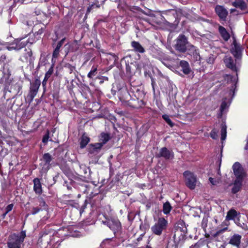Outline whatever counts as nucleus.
Segmentation results:
<instances>
[{
	"mask_svg": "<svg viewBox=\"0 0 248 248\" xmlns=\"http://www.w3.org/2000/svg\"><path fill=\"white\" fill-rule=\"evenodd\" d=\"M22 85L20 82H17L15 84L12 85L10 88V89L7 90L5 93H11L12 96L11 98H14L17 95H21L22 92Z\"/></svg>",
	"mask_w": 248,
	"mask_h": 248,
	"instance_id": "6e6552de",
	"label": "nucleus"
},
{
	"mask_svg": "<svg viewBox=\"0 0 248 248\" xmlns=\"http://www.w3.org/2000/svg\"><path fill=\"white\" fill-rule=\"evenodd\" d=\"M209 180L213 185H216L217 184V181L212 177H210Z\"/></svg>",
	"mask_w": 248,
	"mask_h": 248,
	"instance_id": "a18cd8bd",
	"label": "nucleus"
},
{
	"mask_svg": "<svg viewBox=\"0 0 248 248\" xmlns=\"http://www.w3.org/2000/svg\"><path fill=\"white\" fill-rule=\"evenodd\" d=\"M25 37L18 38L15 40L14 42L18 50L24 47L27 45V42L24 41Z\"/></svg>",
	"mask_w": 248,
	"mask_h": 248,
	"instance_id": "a878e982",
	"label": "nucleus"
},
{
	"mask_svg": "<svg viewBox=\"0 0 248 248\" xmlns=\"http://www.w3.org/2000/svg\"><path fill=\"white\" fill-rule=\"evenodd\" d=\"M221 139L222 140H224L226 138V129L227 126L225 124H221Z\"/></svg>",
	"mask_w": 248,
	"mask_h": 248,
	"instance_id": "f704fd0d",
	"label": "nucleus"
},
{
	"mask_svg": "<svg viewBox=\"0 0 248 248\" xmlns=\"http://www.w3.org/2000/svg\"><path fill=\"white\" fill-rule=\"evenodd\" d=\"M227 229V228H225L224 229H222L221 230H220L216 232V233L214 234V236L216 237L217 235H219L220 233H223Z\"/></svg>",
	"mask_w": 248,
	"mask_h": 248,
	"instance_id": "37998d69",
	"label": "nucleus"
},
{
	"mask_svg": "<svg viewBox=\"0 0 248 248\" xmlns=\"http://www.w3.org/2000/svg\"><path fill=\"white\" fill-rule=\"evenodd\" d=\"M65 38H63L60 41H59L56 47L55 48L53 53V57L57 58L59 55L60 49L62 46L63 45Z\"/></svg>",
	"mask_w": 248,
	"mask_h": 248,
	"instance_id": "c85d7f7f",
	"label": "nucleus"
},
{
	"mask_svg": "<svg viewBox=\"0 0 248 248\" xmlns=\"http://www.w3.org/2000/svg\"><path fill=\"white\" fill-rule=\"evenodd\" d=\"M235 11H236V10L235 9H232L231 10V12L233 13V12H235Z\"/></svg>",
	"mask_w": 248,
	"mask_h": 248,
	"instance_id": "052dcab7",
	"label": "nucleus"
},
{
	"mask_svg": "<svg viewBox=\"0 0 248 248\" xmlns=\"http://www.w3.org/2000/svg\"><path fill=\"white\" fill-rule=\"evenodd\" d=\"M151 80H152V87H153V89L154 90V91L155 92V88H154V86H155V82L154 80V79L153 78H151Z\"/></svg>",
	"mask_w": 248,
	"mask_h": 248,
	"instance_id": "3c124183",
	"label": "nucleus"
},
{
	"mask_svg": "<svg viewBox=\"0 0 248 248\" xmlns=\"http://www.w3.org/2000/svg\"><path fill=\"white\" fill-rule=\"evenodd\" d=\"M149 64V62L148 61H147V62H146V63L144 64L143 63V67L144 68H146V66H148Z\"/></svg>",
	"mask_w": 248,
	"mask_h": 248,
	"instance_id": "603ef678",
	"label": "nucleus"
},
{
	"mask_svg": "<svg viewBox=\"0 0 248 248\" xmlns=\"http://www.w3.org/2000/svg\"><path fill=\"white\" fill-rule=\"evenodd\" d=\"M146 248H152L151 247L147 246Z\"/></svg>",
	"mask_w": 248,
	"mask_h": 248,
	"instance_id": "774afa93",
	"label": "nucleus"
},
{
	"mask_svg": "<svg viewBox=\"0 0 248 248\" xmlns=\"http://www.w3.org/2000/svg\"><path fill=\"white\" fill-rule=\"evenodd\" d=\"M163 119L166 121V122L170 126L173 127L174 124L172 122L170 119L169 115L164 114L162 115Z\"/></svg>",
	"mask_w": 248,
	"mask_h": 248,
	"instance_id": "4c0bfd02",
	"label": "nucleus"
},
{
	"mask_svg": "<svg viewBox=\"0 0 248 248\" xmlns=\"http://www.w3.org/2000/svg\"><path fill=\"white\" fill-rule=\"evenodd\" d=\"M131 46L136 52L140 53H143L145 52L144 48L138 42L132 41L131 42Z\"/></svg>",
	"mask_w": 248,
	"mask_h": 248,
	"instance_id": "b1692460",
	"label": "nucleus"
},
{
	"mask_svg": "<svg viewBox=\"0 0 248 248\" xmlns=\"http://www.w3.org/2000/svg\"><path fill=\"white\" fill-rule=\"evenodd\" d=\"M49 139V133L48 132L44 136L43 139H42V142L46 143L47 142Z\"/></svg>",
	"mask_w": 248,
	"mask_h": 248,
	"instance_id": "79ce46f5",
	"label": "nucleus"
},
{
	"mask_svg": "<svg viewBox=\"0 0 248 248\" xmlns=\"http://www.w3.org/2000/svg\"><path fill=\"white\" fill-rule=\"evenodd\" d=\"M239 226L245 230H248V227L244 223H243L242 224H241Z\"/></svg>",
	"mask_w": 248,
	"mask_h": 248,
	"instance_id": "09e8293b",
	"label": "nucleus"
},
{
	"mask_svg": "<svg viewBox=\"0 0 248 248\" xmlns=\"http://www.w3.org/2000/svg\"><path fill=\"white\" fill-rule=\"evenodd\" d=\"M187 44V41L186 37L183 34L179 35L177 38L175 48L181 52H185L186 49V45Z\"/></svg>",
	"mask_w": 248,
	"mask_h": 248,
	"instance_id": "423d86ee",
	"label": "nucleus"
},
{
	"mask_svg": "<svg viewBox=\"0 0 248 248\" xmlns=\"http://www.w3.org/2000/svg\"><path fill=\"white\" fill-rule=\"evenodd\" d=\"M180 66L182 68L183 73L186 75L189 74L191 71L188 62L186 61H181L180 62Z\"/></svg>",
	"mask_w": 248,
	"mask_h": 248,
	"instance_id": "412c9836",
	"label": "nucleus"
},
{
	"mask_svg": "<svg viewBox=\"0 0 248 248\" xmlns=\"http://www.w3.org/2000/svg\"><path fill=\"white\" fill-rule=\"evenodd\" d=\"M238 215L237 212L234 209H232L227 212L226 217V220H233L234 222L236 223V217Z\"/></svg>",
	"mask_w": 248,
	"mask_h": 248,
	"instance_id": "5701e85b",
	"label": "nucleus"
},
{
	"mask_svg": "<svg viewBox=\"0 0 248 248\" xmlns=\"http://www.w3.org/2000/svg\"><path fill=\"white\" fill-rule=\"evenodd\" d=\"M232 5L236 8H239L242 10H245L247 8V4L243 0H235L232 3Z\"/></svg>",
	"mask_w": 248,
	"mask_h": 248,
	"instance_id": "393cba45",
	"label": "nucleus"
},
{
	"mask_svg": "<svg viewBox=\"0 0 248 248\" xmlns=\"http://www.w3.org/2000/svg\"><path fill=\"white\" fill-rule=\"evenodd\" d=\"M67 67L69 68V72L70 73H71L74 71V70H75V67L74 66L71 65L70 64H68L67 65Z\"/></svg>",
	"mask_w": 248,
	"mask_h": 248,
	"instance_id": "49530a36",
	"label": "nucleus"
},
{
	"mask_svg": "<svg viewBox=\"0 0 248 248\" xmlns=\"http://www.w3.org/2000/svg\"><path fill=\"white\" fill-rule=\"evenodd\" d=\"M243 181V180L241 179L235 180L233 185V187L232 189V193L235 194L241 190Z\"/></svg>",
	"mask_w": 248,
	"mask_h": 248,
	"instance_id": "6ab92c4d",
	"label": "nucleus"
},
{
	"mask_svg": "<svg viewBox=\"0 0 248 248\" xmlns=\"http://www.w3.org/2000/svg\"><path fill=\"white\" fill-rule=\"evenodd\" d=\"M200 244L199 243H196L194 245H192L190 247V248H200Z\"/></svg>",
	"mask_w": 248,
	"mask_h": 248,
	"instance_id": "de8ad7c7",
	"label": "nucleus"
},
{
	"mask_svg": "<svg viewBox=\"0 0 248 248\" xmlns=\"http://www.w3.org/2000/svg\"><path fill=\"white\" fill-rule=\"evenodd\" d=\"M33 190L36 194H41L42 193V186L39 179L36 178L33 180Z\"/></svg>",
	"mask_w": 248,
	"mask_h": 248,
	"instance_id": "aec40b11",
	"label": "nucleus"
},
{
	"mask_svg": "<svg viewBox=\"0 0 248 248\" xmlns=\"http://www.w3.org/2000/svg\"><path fill=\"white\" fill-rule=\"evenodd\" d=\"M90 141V138L85 135H83L80 142V147L84 148Z\"/></svg>",
	"mask_w": 248,
	"mask_h": 248,
	"instance_id": "7c9ffc66",
	"label": "nucleus"
},
{
	"mask_svg": "<svg viewBox=\"0 0 248 248\" xmlns=\"http://www.w3.org/2000/svg\"><path fill=\"white\" fill-rule=\"evenodd\" d=\"M213 62V59H212V60L210 59L208 62L212 63V62Z\"/></svg>",
	"mask_w": 248,
	"mask_h": 248,
	"instance_id": "0e129e2a",
	"label": "nucleus"
},
{
	"mask_svg": "<svg viewBox=\"0 0 248 248\" xmlns=\"http://www.w3.org/2000/svg\"><path fill=\"white\" fill-rule=\"evenodd\" d=\"M215 11L220 20L223 21L226 20L228 12L224 7L217 5L215 7Z\"/></svg>",
	"mask_w": 248,
	"mask_h": 248,
	"instance_id": "9b49d317",
	"label": "nucleus"
},
{
	"mask_svg": "<svg viewBox=\"0 0 248 248\" xmlns=\"http://www.w3.org/2000/svg\"><path fill=\"white\" fill-rule=\"evenodd\" d=\"M38 202H39V206L32 207L30 211V214L34 215L39 213L40 211L47 209V205L42 198H39Z\"/></svg>",
	"mask_w": 248,
	"mask_h": 248,
	"instance_id": "ddd939ff",
	"label": "nucleus"
},
{
	"mask_svg": "<svg viewBox=\"0 0 248 248\" xmlns=\"http://www.w3.org/2000/svg\"><path fill=\"white\" fill-rule=\"evenodd\" d=\"M224 62L226 66L233 71H237V67L234 62L233 60L230 56H226L224 59Z\"/></svg>",
	"mask_w": 248,
	"mask_h": 248,
	"instance_id": "f3484780",
	"label": "nucleus"
},
{
	"mask_svg": "<svg viewBox=\"0 0 248 248\" xmlns=\"http://www.w3.org/2000/svg\"><path fill=\"white\" fill-rule=\"evenodd\" d=\"M110 140V136L108 134L102 133L101 134L100 136L99 144H101L103 146Z\"/></svg>",
	"mask_w": 248,
	"mask_h": 248,
	"instance_id": "cd10ccee",
	"label": "nucleus"
},
{
	"mask_svg": "<svg viewBox=\"0 0 248 248\" xmlns=\"http://www.w3.org/2000/svg\"><path fill=\"white\" fill-rule=\"evenodd\" d=\"M233 38V43L231 49V53L236 59H240L241 56L242 48L241 45L238 43L234 37Z\"/></svg>",
	"mask_w": 248,
	"mask_h": 248,
	"instance_id": "9d476101",
	"label": "nucleus"
},
{
	"mask_svg": "<svg viewBox=\"0 0 248 248\" xmlns=\"http://www.w3.org/2000/svg\"><path fill=\"white\" fill-rule=\"evenodd\" d=\"M40 84V81L38 79H36L31 83L29 93L27 96V98L30 100V102L33 101L34 97L36 95Z\"/></svg>",
	"mask_w": 248,
	"mask_h": 248,
	"instance_id": "39448f33",
	"label": "nucleus"
},
{
	"mask_svg": "<svg viewBox=\"0 0 248 248\" xmlns=\"http://www.w3.org/2000/svg\"><path fill=\"white\" fill-rule=\"evenodd\" d=\"M129 66H126V70H128V69H129Z\"/></svg>",
	"mask_w": 248,
	"mask_h": 248,
	"instance_id": "338daca9",
	"label": "nucleus"
},
{
	"mask_svg": "<svg viewBox=\"0 0 248 248\" xmlns=\"http://www.w3.org/2000/svg\"><path fill=\"white\" fill-rule=\"evenodd\" d=\"M26 236V231H22L20 233H13L10 234L7 240V244L8 248H21Z\"/></svg>",
	"mask_w": 248,
	"mask_h": 248,
	"instance_id": "f257e3e1",
	"label": "nucleus"
},
{
	"mask_svg": "<svg viewBox=\"0 0 248 248\" xmlns=\"http://www.w3.org/2000/svg\"><path fill=\"white\" fill-rule=\"evenodd\" d=\"M156 157H163L165 159H171L174 157L173 153L171 151L168 150L166 147L161 148L158 153H156Z\"/></svg>",
	"mask_w": 248,
	"mask_h": 248,
	"instance_id": "1a4fd4ad",
	"label": "nucleus"
},
{
	"mask_svg": "<svg viewBox=\"0 0 248 248\" xmlns=\"http://www.w3.org/2000/svg\"><path fill=\"white\" fill-rule=\"evenodd\" d=\"M97 74V67L93 66L91 71L89 72L87 75L88 78H93Z\"/></svg>",
	"mask_w": 248,
	"mask_h": 248,
	"instance_id": "e433bc0d",
	"label": "nucleus"
},
{
	"mask_svg": "<svg viewBox=\"0 0 248 248\" xmlns=\"http://www.w3.org/2000/svg\"><path fill=\"white\" fill-rule=\"evenodd\" d=\"M186 186L191 189L195 188L196 184V177L194 174L190 171H186L184 172Z\"/></svg>",
	"mask_w": 248,
	"mask_h": 248,
	"instance_id": "20e7f679",
	"label": "nucleus"
},
{
	"mask_svg": "<svg viewBox=\"0 0 248 248\" xmlns=\"http://www.w3.org/2000/svg\"><path fill=\"white\" fill-rule=\"evenodd\" d=\"M28 36H29V37L27 40H26V42H27V45L28 44H30L31 45L36 42L34 34H29L25 37L26 38Z\"/></svg>",
	"mask_w": 248,
	"mask_h": 248,
	"instance_id": "c9c22d12",
	"label": "nucleus"
},
{
	"mask_svg": "<svg viewBox=\"0 0 248 248\" xmlns=\"http://www.w3.org/2000/svg\"><path fill=\"white\" fill-rule=\"evenodd\" d=\"M226 98H225L222 100V103L220 108V116H221L224 112L225 109L229 107V104L226 102Z\"/></svg>",
	"mask_w": 248,
	"mask_h": 248,
	"instance_id": "473e14b6",
	"label": "nucleus"
},
{
	"mask_svg": "<svg viewBox=\"0 0 248 248\" xmlns=\"http://www.w3.org/2000/svg\"><path fill=\"white\" fill-rule=\"evenodd\" d=\"M103 78L106 80H108V78L107 77H103Z\"/></svg>",
	"mask_w": 248,
	"mask_h": 248,
	"instance_id": "e2e57ef3",
	"label": "nucleus"
},
{
	"mask_svg": "<svg viewBox=\"0 0 248 248\" xmlns=\"http://www.w3.org/2000/svg\"><path fill=\"white\" fill-rule=\"evenodd\" d=\"M7 49L9 51L12 50H18V47H16L15 42H14L12 44H11L10 46L7 47Z\"/></svg>",
	"mask_w": 248,
	"mask_h": 248,
	"instance_id": "58836bf2",
	"label": "nucleus"
},
{
	"mask_svg": "<svg viewBox=\"0 0 248 248\" xmlns=\"http://www.w3.org/2000/svg\"><path fill=\"white\" fill-rule=\"evenodd\" d=\"M7 214H6V212H5L2 215V218H4L5 216H6Z\"/></svg>",
	"mask_w": 248,
	"mask_h": 248,
	"instance_id": "13d9d810",
	"label": "nucleus"
},
{
	"mask_svg": "<svg viewBox=\"0 0 248 248\" xmlns=\"http://www.w3.org/2000/svg\"><path fill=\"white\" fill-rule=\"evenodd\" d=\"M25 37L18 38L15 40L14 42L18 50L24 47L27 45V42L24 41Z\"/></svg>",
	"mask_w": 248,
	"mask_h": 248,
	"instance_id": "bb28decb",
	"label": "nucleus"
},
{
	"mask_svg": "<svg viewBox=\"0 0 248 248\" xmlns=\"http://www.w3.org/2000/svg\"><path fill=\"white\" fill-rule=\"evenodd\" d=\"M191 46V48H192V50L196 51V49L195 48V46Z\"/></svg>",
	"mask_w": 248,
	"mask_h": 248,
	"instance_id": "680f3d73",
	"label": "nucleus"
},
{
	"mask_svg": "<svg viewBox=\"0 0 248 248\" xmlns=\"http://www.w3.org/2000/svg\"><path fill=\"white\" fill-rule=\"evenodd\" d=\"M53 157L49 153H45L43 156V161L44 164L42 167V171L44 172H46L49 169L50 162L52 160Z\"/></svg>",
	"mask_w": 248,
	"mask_h": 248,
	"instance_id": "4468645a",
	"label": "nucleus"
},
{
	"mask_svg": "<svg viewBox=\"0 0 248 248\" xmlns=\"http://www.w3.org/2000/svg\"><path fill=\"white\" fill-rule=\"evenodd\" d=\"M236 224L238 225V226H240V223L239 222V218H238L237 217H236Z\"/></svg>",
	"mask_w": 248,
	"mask_h": 248,
	"instance_id": "5fc2aeb1",
	"label": "nucleus"
},
{
	"mask_svg": "<svg viewBox=\"0 0 248 248\" xmlns=\"http://www.w3.org/2000/svg\"><path fill=\"white\" fill-rule=\"evenodd\" d=\"M111 238H109V239H106V240H105L103 243H106V242L107 241H111Z\"/></svg>",
	"mask_w": 248,
	"mask_h": 248,
	"instance_id": "bf43d9fd",
	"label": "nucleus"
},
{
	"mask_svg": "<svg viewBox=\"0 0 248 248\" xmlns=\"http://www.w3.org/2000/svg\"><path fill=\"white\" fill-rule=\"evenodd\" d=\"M106 225L111 230L116 237L122 238V226L119 219L116 218H111L105 222Z\"/></svg>",
	"mask_w": 248,
	"mask_h": 248,
	"instance_id": "f03ea898",
	"label": "nucleus"
},
{
	"mask_svg": "<svg viewBox=\"0 0 248 248\" xmlns=\"http://www.w3.org/2000/svg\"><path fill=\"white\" fill-rule=\"evenodd\" d=\"M232 170L236 179L244 180L246 173L241 165L238 162L234 163L232 166Z\"/></svg>",
	"mask_w": 248,
	"mask_h": 248,
	"instance_id": "0eeeda50",
	"label": "nucleus"
},
{
	"mask_svg": "<svg viewBox=\"0 0 248 248\" xmlns=\"http://www.w3.org/2000/svg\"><path fill=\"white\" fill-rule=\"evenodd\" d=\"M171 209V206L169 202H166L164 203L163 206V211L165 214H169Z\"/></svg>",
	"mask_w": 248,
	"mask_h": 248,
	"instance_id": "72a5a7b5",
	"label": "nucleus"
},
{
	"mask_svg": "<svg viewBox=\"0 0 248 248\" xmlns=\"http://www.w3.org/2000/svg\"><path fill=\"white\" fill-rule=\"evenodd\" d=\"M25 52L23 55L20 58V60L23 62L25 63L27 65L31 64L33 63L34 61V58L32 57V53L31 50L27 51L25 49Z\"/></svg>",
	"mask_w": 248,
	"mask_h": 248,
	"instance_id": "f8f14e48",
	"label": "nucleus"
},
{
	"mask_svg": "<svg viewBox=\"0 0 248 248\" xmlns=\"http://www.w3.org/2000/svg\"><path fill=\"white\" fill-rule=\"evenodd\" d=\"M13 206V204H9L5 209L6 214H8L9 212H10L12 210Z\"/></svg>",
	"mask_w": 248,
	"mask_h": 248,
	"instance_id": "a19ab883",
	"label": "nucleus"
},
{
	"mask_svg": "<svg viewBox=\"0 0 248 248\" xmlns=\"http://www.w3.org/2000/svg\"><path fill=\"white\" fill-rule=\"evenodd\" d=\"M43 33V30L41 29L38 31L37 32V34H41Z\"/></svg>",
	"mask_w": 248,
	"mask_h": 248,
	"instance_id": "6e6d98bb",
	"label": "nucleus"
},
{
	"mask_svg": "<svg viewBox=\"0 0 248 248\" xmlns=\"http://www.w3.org/2000/svg\"><path fill=\"white\" fill-rule=\"evenodd\" d=\"M53 72V67L51 66L45 74L44 80L42 82V85L44 87L45 86H46L47 80L50 77V76L52 75Z\"/></svg>",
	"mask_w": 248,
	"mask_h": 248,
	"instance_id": "2f4dec72",
	"label": "nucleus"
},
{
	"mask_svg": "<svg viewBox=\"0 0 248 248\" xmlns=\"http://www.w3.org/2000/svg\"><path fill=\"white\" fill-rule=\"evenodd\" d=\"M218 31L223 40L226 42L228 41L230 38V35L226 29L220 26L218 28Z\"/></svg>",
	"mask_w": 248,
	"mask_h": 248,
	"instance_id": "4be33fe9",
	"label": "nucleus"
},
{
	"mask_svg": "<svg viewBox=\"0 0 248 248\" xmlns=\"http://www.w3.org/2000/svg\"><path fill=\"white\" fill-rule=\"evenodd\" d=\"M187 228L186 226L185 223L183 221H180L177 223L176 227V231L174 233V237H175L181 232V235L184 236L187 233Z\"/></svg>",
	"mask_w": 248,
	"mask_h": 248,
	"instance_id": "2eb2a0df",
	"label": "nucleus"
},
{
	"mask_svg": "<svg viewBox=\"0 0 248 248\" xmlns=\"http://www.w3.org/2000/svg\"><path fill=\"white\" fill-rule=\"evenodd\" d=\"M167 225L168 221L164 217H159L151 229L154 234L160 236L163 231L167 228Z\"/></svg>",
	"mask_w": 248,
	"mask_h": 248,
	"instance_id": "7ed1b4c3",
	"label": "nucleus"
},
{
	"mask_svg": "<svg viewBox=\"0 0 248 248\" xmlns=\"http://www.w3.org/2000/svg\"><path fill=\"white\" fill-rule=\"evenodd\" d=\"M226 79L227 80H230L232 82V86L231 89H230V94H231L232 93V95L233 96L234 95L235 88L236 84L235 78L234 77L229 75L227 76Z\"/></svg>",
	"mask_w": 248,
	"mask_h": 248,
	"instance_id": "c756f323",
	"label": "nucleus"
},
{
	"mask_svg": "<svg viewBox=\"0 0 248 248\" xmlns=\"http://www.w3.org/2000/svg\"><path fill=\"white\" fill-rule=\"evenodd\" d=\"M241 236L238 234H235L231 238L229 244L235 246L236 247H239L241 242Z\"/></svg>",
	"mask_w": 248,
	"mask_h": 248,
	"instance_id": "a211bd4d",
	"label": "nucleus"
},
{
	"mask_svg": "<svg viewBox=\"0 0 248 248\" xmlns=\"http://www.w3.org/2000/svg\"><path fill=\"white\" fill-rule=\"evenodd\" d=\"M210 136L213 139H217V132L216 130L213 129L210 133Z\"/></svg>",
	"mask_w": 248,
	"mask_h": 248,
	"instance_id": "ea45409f",
	"label": "nucleus"
},
{
	"mask_svg": "<svg viewBox=\"0 0 248 248\" xmlns=\"http://www.w3.org/2000/svg\"><path fill=\"white\" fill-rule=\"evenodd\" d=\"M102 146L99 143L90 144L88 147V152L90 155H97L101 151Z\"/></svg>",
	"mask_w": 248,
	"mask_h": 248,
	"instance_id": "dca6fc26",
	"label": "nucleus"
},
{
	"mask_svg": "<svg viewBox=\"0 0 248 248\" xmlns=\"http://www.w3.org/2000/svg\"><path fill=\"white\" fill-rule=\"evenodd\" d=\"M207 219L206 218H203L202 223V225L203 228H205L207 227Z\"/></svg>",
	"mask_w": 248,
	"mask_h": 248,
	"instance_id": "c03bdc74",
	"label": "nucleus"
},
{
	"mask_svg": "<svg viewBox=\"0 0 248 248\" xmlns=\"http://www.w3.org/2000/svg\"><path fill=\"white\" fill-rule=\"evenodd\" d=\"M103 82H104V81H103V80H101V81H100V84H102V83H103Z\"/></svg>",
	"mask_w": 248,
	"mask_h": 248,
	"instance_id": "69168bd1",
	"label": "nucleus"
},
{
	"mask_svg": "<svg viewBox=\"0 0 248 248\" xmlns=\"http://www.w3.org/2000/svg\"><path fill=\"white\" fill-rule=\"evenodd\" d=\"M94 6V4H92L90 5L87 9V13H90L91 11L93 9Z\"/></svg>",
	"mask_w": 248,
	"mask_h": 248,
	"instance_id": "8fccbe9b",
	"label": "nucleus"
},
{
	"mask_svg": "<svg viewBox=\"0 0 248 248\" xmlns=\"http://www.w3.org/2000/svg\"><path fill=\"white\" fill-rule=\"evenodd\" d=\"M22 3L27 4L29 2V0H21Z\"/></svg>",
	"mask_w": 248,
	"mask_h": 248,
	"instance_id": "864d4df0",
	"label": "nucleus"
},
{
	"mask_svg": "<svg viewBox=\"0 0 248 248\" xmlns=\"http://www.w3.org/2000/svg\"><path fill=\"white\" fill-rule=\"evenodd\" d=\"M143 13H144V14H145L146 15L150 16H155V15L153 14H146V13H144V12H143Z\"/></svg>",
	"mask_w": 248,
	"mask_h": 248,
	"instance_id": "4d7b16f0",
	"label": "nucleus"
}]
</instances>
